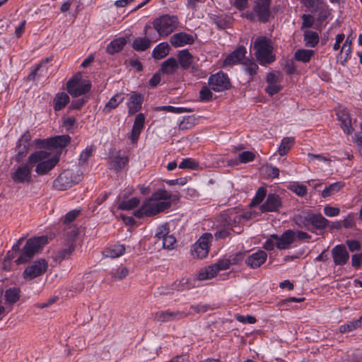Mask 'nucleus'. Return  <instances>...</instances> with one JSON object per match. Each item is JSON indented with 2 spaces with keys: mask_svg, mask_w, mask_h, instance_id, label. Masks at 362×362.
Instances as JSON below:
<instances>
[{
  "mask_svg": "<svg viewBox=\"0 0 362 362\" xmlns=\"http://www.w3.org/2000/svg\"><path fill=\"white\" fill-rule=\"evenodd\" d=\"M296 224L300 228H305L313 233L315 230H323L328 226L329 221L320 214H313L309 211H303L294 216Z\"/></svg>",
  "mask_w": 362,
  "mask_h": 362,
  "instance_id": "obj_1",
  "label": "nucleus"
},
{
  "mask_svg": "<svg viewBox=\"0 0 362 362\" xmlns=\"http://www.w3.org/2000/svg\"><path fill=\"white\" fill-rule=\"evenodd\" d=\"M171 194L165 189L154 192L145 202V208L148 216H155L171 206Z\"/></svg>",
  "mask_w": 362,
  "mask_h": 362,
  "instance_id": "obj_2",
  "label": "nucleus"
},
{
  "mask_svg": "<svg viewBox=\"0 0 362 362\" xmlns=\"http://www.w3.org/2000/svg\"><path fill=\"white\" fill-rule=\"evenodd\" d=\"M255 55L262 65L269 64L276 60L274 54V47L270 39L266 37H259L254 42Z\"/></svg>",
  "mask_w": 362,
  "mask_h": 362,
  "instance_id": "obj_3",
  "label": "nucleus"
},
{
  "mask_svg": "<svg viewBox=\"0 0 362 362\" xmlns=\"http://www.w3.org/2000/svg\"><path fill=\"white\" fill-rule=\"evenodd\" d=\"M47 238L45 236L30 238L21 250L19 257L15 260L17 264H25L30 262L47 243Z\"/></svg>",
  "mask_w": 362,
  "mask_h": 362,
  "instance_id": "obj_4",
  "label": "nucleus"
},
{
  "mask_svg": "<svg viewBox=\"0 0 362 362\" xmlns=\"http://www.w3.org/2000/svg\"><path fill=\"white\" fill-rule=\"evenodd\" d=\"M31 155H36L33 167L36 165L35 172L40 175L47 174L59 162L58 158L50 157V154L45 151H36Z\"/></svg>",
  "mask_w": 362,
  "mask_h": 362,
  "instance_id": "obj_5",
  "label": "nucleus"
},
{
  "mask_svg": "<svg viewBox=\"0 0 362 362\" xmlns=\"http://www.w3.org/2000/svg\"><path fill=\"white\" fill-rule=\"evenodd\" d=\"M35 158L36 155H30L25 163L21 164L11 173L16 183L30 184L32 182V169Z\"/></svg>",
  "mask_w": 362,
  "mask_h": 362,
  "instance_id": "obj_6",
  "label": "nucleus"
},
{
  "mask_svg": "<svg viewBox=\"0 0 362 362\" xmlns=\"http://www.w3.org/2000/svg\"><path fill=\"white\" fill-rule=\"evenodd\" d=\"M78 235L77 229L75 227H69L66 233V243L64 246L54 254V259L56 262H62L63 260L70 258L75 250V238Z\"/></svg>",
  "mask_w": 362,
  "mask_h": 362,
  "instance_id": "obj_7",
  "label": "nucleus"
},
{
  "mask_svg": "<svg viewBox=\"0 0 362 362\" xmlns=\"http://www.w3.org/2000/svg\"><path fill=\"white\" fill-rule=\"evenodd\" d=\"M81 180V174L79 170H64L54 181L53 187L57 190H66L74 185L78 183Z\"/></svg>",
  "mask_w": 362,
  "mask_h": 362,
  "instance_id": "obj_8",
  "label": "nucleus"
},
{
  "mask_svg": "<svg viewBox=\"0 0 362 362\" xmlns=\"http://www.w3.org/2000/svg\"><path fill=\"white\" fill-rule=\"evenodd\" d=\"M178 20L175 16L164 15L154 20V29L160 36H168L177 27Z\"/></svg>",
  "mask_w": 362,
  "mask_h": 362,
  "instance_id": "obj_9",
  "label": "nucleus"
},
{
  "mask_svg": "<svg viewBox=\"0 0 362 362\" xmlns=\"http://www.w3.org/2000/svg\"><path fill=\"white\" fill-rule=\"evenodd\" d=\"M90 83L83 79L80 74L70 78L66 83L67 91L74 97L86 94L90 91Z\"/></svg>",
  "mask_w": 362,
  "mask_h": 362,
  "instance_id": "obj_10",
  "label": "nucleus"
},
{
  "mask_svg": "<svg viewBox=\"0 0 362 362\" xmlns=\"http://www.w3.org/2000/svg\"><path fill=\"white\" fill-rule=\"evenodd\" d=\"M213 238L211 233L203 234L199 240L192 245V255L198 259L206 257L209 251L210 243Z\"/></svg>",
  "mask_w": 362,
  "mask_h": 362,
  "instance_id": "obj_11",
  "label": "nucleus"
},
{
  "mask_svg": "<svg viewBox=\"0 0 362 362\" xmlns=\"http://www.w3.org/2000/svg\"><path fill=\"white\" fill-rule=\"evenodd\" d=\"M47 268V262L44 259H39L24 270L23 276L25 279L32 280L45 274Z\"/></svg>",
  "mask_w": 362,
  "mask_h": 362,
  "instance_id": "obj_12",
  "label": "nucleus"
},
{
  "mask_svg": "<svg viewBox=\"0 0 362 362\" xmlns=\"http://www.w3.org/2000/svg\"><path fill=\"white\" fill-rule=\"evenodd\" d=\"M208 83L216 92L228 90L230 88V82L226 74L220 71L209 78Z\"/></svg>",
  "mask_w": 362,
  "mask_h": 362,
  "instance_id": "obj_13",
  "label": "nucleus"
},
{
  "mask_svg": "<svg viewBox=\"0 0 362 362\" xmlns=\"http://www.w3.org/2000/svg\"><path fill=\"white\" fill-rule=\"evenodd\" d=\"M271 238L275 240L276 248L282 250L291 247L296 240V233L288 229L285 230L280 236L276 234H272L271 235Z\"/></svg>",
  "mask_w": 362,
  "mask_h": 362,
  "instance_id": "obj_14",
  "label": "nucleus"
},
{
  "mask_svg": "<svg viewBox=\"0 0 362 362\" xmlns=\"http://www.w3.org/2000/svg\"><path fill=\"white\" fill-rule=\"evenodd\" d=\"M189 313L180 310H161L158 311L153 315L154 320L159 322H167L175 320H180L187 317Z\"/></svg>",
  "mask_w": 362,
  "mask_h": 362,
  "instance_id": "obj_15",
  "label": "nucleus"
},
{
  "mask_svg": "<svg viewBox=\"0 0 362 362\" xmlns=\"http://www.w3.org/2000/svg\"><path fill=\"white\" fill-rule=\"evenodd\" d=\"M281 206L282 202L279 195L272 193L267 195L266 201L260 205L259 210L262 213L276 212Z\"/></svg>",
  "mask_w": 362,
  "mask_h": 362,
  "instance_id": "obj_16",
  "label": "nucleus"
},
{
  "mask_svg": "<svg viewBox=\"0 0 362 362\" xmlns=\"http://www.w3.org/2000/svg\"><path fill=\"white\" fill-rule=\"evenodd\" d=\"M272 0H257L254 8L255 13L257 15L259 20L263 23L269 21L271 15L270 5Z\"/></svg>",
  "mask_w": 362,
  "mask_h": 362,
  "instance_id": "obj_17",
  "label": "nucleus"
},
{
  "mask_svg": "<svg viewBox=\"0 0 362 362\" xmlns=\"http://www.w3.org/2000/svg\"><path fill=\"white\" fill-rule=\"evenodd\" d=\"M332 256L336 265H344L349 259V254L344 245H337L333 247Z\"/></svg>",
  "mask_w": 362,
  "mask_h": 362,
  "instance_id": "obj_18",
  "label": "nucleus"
},
{
  "mask_svg": "<svg viewBox=\"0 0 362 362\" xmlns=\"http://www.w3.org/2000/svg\"><path fill=\"white\" fill-rule=\"evenodd\" d=\"M129 162L127 156H121L119 151H112L110 154V168L116 172L123 169Z\"/></svg>",
  "mask_w": 362,
  "mask_h": 362,
  "instance_id": "obj_19",
  "label": "nucleus"
},
{
  "mask_svg": "<svg viewBox=\"0 0 362 362\" xmlns=\"http://www.w3.org/2000/svg\"><path fill=\"white\" fill-rule=\"evenodd\" d=\"M337 115L343 131L347 134H351L354 132V128L351 125V119L349 111L346 108H343L339 110Z\"/></svg>",
  "mask_w": 362,
  "mask_h": 362,
  "instance_id": "obj_20",
  "label": "nucleus"
},
{
  "mask_svg": "<svg viewBox=\"0 0 362 362\" xmlns=\"http://www.w3.org/2000/svg\"><path fill=\"white\" fill-rule=\"evenodd\" d=\"M246 54V48L241 45L238 47L233 52L229 54L223 62V66H231L239 63L242 59H245Z\"/></svg>",
  "mask_w": 362,
  "mask_h": 362,
  "instance_id": "obj_21",
  "label": "nucleus"
},
{
  "mask_svg": "<svg viewBox=\"0 0 362 362\" xmlns=\"http://www.w3.org/2000/svg\"><path fill=\"white\" fill-rule=\"evenodd\" d=\"M267 253L261 250L250 255L246 259V264L247 266L252 269L259 267L267 260Z\"/></svg>",
  "mask_w": 362,
  "mask_h": 362,
  "instance_id": "obj_22",
  "label": "nucleus"
},
{
  "mask_svg": "<svg viewBox=\"0 0 362 362\" xmlns=\"http://www.w3.org/2000/svg\"><path fill=\"white\" fill-rule=\"evenodd\" d=\"M144 120L145 117L144 114L139 113L136 115L132 129V134L129 136V139L133 144H136L139 138L141 130L144 128Z\"/></svg>",
  "mask_w": 362,
  "mask_h": 362,
  "instance_id": "obj_23",
  "label": "nucleus"
},
{
  "mask_svg": "<svg viewBox=\"0 0 362 362\" xmlns=\"http://www.w3.org/2000/svg\"><path fill=\"white\" fill-rule=\"evenodd\" d=\"M194 42L193 36L185 33H179L170 37V43L175 47H182L185 45H192Z\"/></svg>",
  "mask_w": 362,
  "mask_h": 362,
  "instance_id": "obj_24",
  "label": "nucleus"
},
{
  "mask_svg": "<svg viewBox=\"0 0 362 362\" xmlns=\"http://www.w3.org/2000/svg\"><path fill=\"white\" fill-rule=\"evenodd\" d=\"M178 68L177 60L174 57H170L162 62L159 71L163 74L173 75L177 72Z\"/></svg>",
  "mask_w": 362,
  "mask_h": 362,
  "instance_id": "obj_25",
  "label": "nucleus"
},
{
  "mask_svg": "<svg viewBox=\"0 0 362 362\" xmlns=\"http://www.w3.org/2000/svg\"><path fill=\"white\" fill-rule=\"evenodd\" d=\"M143 103V96L137 93L133 92L129 98V102L127 104L129 109V114L134 115L141 109Z\"/></svg>",
  "mask_w": 362,
  "mask_h": 362,
  "instance_id": "obj_26",
  "label": "nucleus"
},
{
  "mask_svg": "<svg viewBox=\"0 0 362 362\" xmlns=\"http://www.w3.org/2000/svg\"><path fill=\"white\" fill-rule=\"evenodd\" d=\"M177 62L182 69L187 70L194 62V57L188 49L180 50L177 54Z\"/></svg>",
  "mask_w": 362,
  "mask_h": 362,
  "instance_id": "obj_27",
  "label": "nucleus"
},
{
  "mask_svg": "<svg viewBox=\"0 0 362 362\" xmlns=\"http://www.w3.org/2000/svg\"><path fill=\"white\" fill-rule=\"evenodd\" d=\"M127 44V39L121 37L112 40L106 47V52L110 54H114L120 52Z\"/></svg>",
  "mask_w": 362,
  "mask_h": 362,
  "instance_id": "obj_28",
  "label": "nucleus"
},
{
  "mask_svg": "<svg viewBox=\"0 0 362 362\" xmlns=\"http://www.w3.org/2000/svg\"><path fill=\"white\" fill-rule=\"evenodd\" d=\"M125 252V247L123 245H115L105 248L103 255L105 257L116 258L122 256Z\"/></svg>",
  "mask_w": 362,
  "mask_h": 362,
  "instance_id": "obj_29",
  "label": "nucleus"
},
{
  "mask_svg": "<svg viewBox=\"0 0 362 362\" xmlns=\"http://www.w3.org/2000/svg\"><path fill=\"white\" fill-rule=\"evenodd\" d=\"M216 266L214 264L202 268L197 274V279L200 281L211 279L218 274Z\"/></svg>",
  "mask_w": 362,
  "mask_h": 362,
  "instance_id": "obj_30",
  "label": "nucleus"
},
{
  "mask_svg": "<svg viewBox=\"0 0 362 362\" xmlns=\"http://www.w3.org/2000/svg\"><path fill=\"white\" fill-rule=\"evenodd\" d=\"M216 266L214 264L202 268L197 274V279L200 281L211 279L218 274Z\"/></svg>",
  "mask_w": 362,
  "mask_h": 362,
  "instance_id": "obj_31",
  "label": "nucleus"
},
{
  "mask_svg": "<svg viewBox=\"0 0 362 362\" xmlns=\"http://www.w3.org/2000/svg\"><path fill=\"white\" fill-rule=\"evenodd\" d=\"M71 141V137L67 135L57 136L48 140V145L53 148H64Z\"/></svg>",
  "mask_w": 362,
  "mask_h": 362,
  "instance_id": "obj_32",
  "label": "nucleus"
},
{
  "mask_svg": "<svg viewBox=\"0 0 362 362\" xmlns=\"http://www.w3.org/2000/svg\"><path fill=\"white\" fill-rule=\"evenodd\" d=\"M124 100L122 93H117L115 95L112 97L109 101L106 103L103 109V112L107 114L112 110L115 109L120 103Z\"/></svg>",
  "mask_w": 362,
  "mask_h": 362,
  "instance_id": "obj_33",
  "label": "nucleus"
},
{
  "mask_svg": "<svg viewBox=\"0 0 362 362\" xmlns=\"http://www.w3.org/2000/svg\"><path fill=\"white\" fill-rule=\"evenodd\" d=\"M4 296L6 303L13 305L20 299L21 290L17 287L9 288L6 291Z\"/></svg>",
  "mask_w": 362,
  "mask_h": 362,
  "instance_id": "obj_34",
  "label": "nucleus"
},
{
  "mask_svg": "<svg viewBox=\"0 0 362 362\" xmlns=\"http://www.w3.org/2000/svg\"><path fill=\"white\" fill-rule=\"evenodd\" d=\"M69 102V96L64 92L57 93L54 98V109L59 111L64 108Z\"/></svg>",
  "mask_w": 362,
  "mask_h": 362,
  "instance_id": "obj_35",
  "label": "nucleus"
},
{
  "mask_svg": "<svg viewBox=\"0 0 362 362\" xmlns=\"http://www.w3.org/2000/svg\"><path fill=\"white\" fill-rule=\"evenodd\" d=\"M314 55V51L312 49H299L294 53V59L296 61L303 63H308Z\"/></svg>",
  "mask_w": 362,
  "mask_h": 362,
  "instance_id": "obj_36",
  "label": "nucleus"
},
{
  "mask_svg": "<svg viewBox=\"0 0 362 362\" xmlns=\"http://www.w3.org/2000/svg\"><path fill=\"white\" fill-rule=\"evenodd\" d=\"M302 3L312 12L325 11L327 7L325 2L320 0H302Z\"/></svg>",
  "mask_w": 362,
  "mask_h": 362,
  "instance_id": "obj_37",
  "label": "nucleus"
},
{
  "mask_svg": "<svg viewBox=\"0 0 362 362\" xmlns=\"http://www.w3.org/2000/svg\"><path fill=\"white\" fill-rule=\"evenodd\" d=\"M169 53V45L167 43H160L157 45L152 52V56L156 59H160L166 57Z\"/></svg>",
  "mask_w": 362,
  "mask_h": 362,
  "instance_id": "obj_38",
  "label": "nucleus"
},
{
  "mask_svg": "<svg viewBox=\"0 0 362 362\" xmlns=\"http://www.w3.org/2000/svg\"><path fill=\"white\" fill-rule=\"evenodd\" d=\"M344 186V184L341 182L332 183L322 192V197L323 198L331 197L338 192Z\"/></svg>",
  "mask_w": 362,
  "mask_h": 362,
  "instance_id": "obj_39",
  "label": "nucleus"
},
{
  "mask_svg": "<svg viewBox=\"0 0 362 362\" xmlns=\"http://www.w3.org/2000/svg\"><path fill=\"white\" fill-rule=\"evenodd\" d=\"M304 41L305 46L314 47L319 42V36L316 32L306 30L304 33Z\"/></svg>",
  "mask_w": 362,
  "mask_h": 362,
  "instance_id": "obj_40",
  "label": "nucleus"
},
{
  "mask_svg": "<svg viewBox=\"0 0 362 362\" xmlns=\"http://www.w3.org/2000/svg\"><path fill=\"white\" fill-rule=\"evenodd\" d=\"M151 43V40L146 37H137L133 41L132 47L136 51H145L150 47Z\"/></svg>",
  "mask_w": 362,
  "mask_h": 362,
  "instance_id": "obj_41",
  "label": "nucleus"
},
{
  "mask_svg": "<svg viewBox=\"0 0 362 362\" xmlns=\"http://www.w3.org/2000/svg\"><path fill=\"white\" fill-rule=\"evenodd\" d=\"M293 144H294V138L293 137H284L281 140L280 146L278 149L279 154L281 156L287 154Z\"/></svg>",
  "mask_w": 362,
  "mask_h": 362,
  "instance_id": "obj_42",
  "label": "nucleus"
},
{
  "mask_svg": "<svg viewBox=\"0 0 362 362\" xmlns=\"http://www.w3.org/2000/svg\"><path fill=\"white\" fill-rule=\"evenodd\" d=\"M242 64L245 68V71L250 76H253L254 75L257 74L259 67L253 59H245Z\"/></svg>",
  "mask_w": 362,
  "mask_h": 362,
  "instance_id": "obj_43",
  "label": "nucleus"
},
{
  "mask_svg": "<svg viewBox=\"0 0 362 362\" xmlns=\"http://www.w3.org/2000/svg\"><path fill=\"white\" fill-rule=\"evenodd\" d=\"M267 195V189L264 187H260L252 199V202L250 204V207H255L259 204H260Z\"/></svg>",
  "mask_w": 362,
  "mask_h": 362,
  "instance_id": "obj_44",
  "label": "nucleus"
},
{
  "mask_svg": "<svg viewBox=\"0 0 362 362\" xmlns=\"http://www.w3.org/2000/svg\"><path fill=\"white\" fill-rule=\"evenodd\" d=\"M140 203L139 198L133 197L127 201H122L118 206L119 209L122 210H132L138 206Z\"/></svg>",
  "mask_w": 362,
  "mask_h": 362,
  "instance_id": "obj_45",
  "label": "nucleus"
},
{
  "mask_svg": "<svg viewBox=\"0 0 362 362\" xmlns=\"http://www.w3.org/2000/svg\"><path fill=\"white\" fill-rule=\"evenodd\" d=\"M361 325V320L358 319L356 320L351 321L341 325L339 328V331L341 333L349 332L357 329L358 327H360Z\"/></svg>",
  "mask_w": 362,
  "mask_h": 362,
  "instance_id": "obj_46",
  "label": "nucleus"
},
{
  "mask_svg": "<svg viewBox=\"0 0 362 362\" xmlns=\"http://www.w3.org/2000/svg\"><path fill=\"white\" fill-rule=\"evenodd\" d=\"M352 40L353 38L351 37V35L348 36L344 42V43L342 45V47H341V54H342L343 52L345 53V58H344V60L346 61L350 56L351 53V50H352V47H351V45H352Z\"/></svg>",
  "mask_w": 362,
  "mask_h": 362,
  "instance_id": "obj_47",
  "label": "nucleus"
},
{
  "mask_svg": "<svg viewBox=\"0 0 362 362\" xmlns=\"http://www.w3.org/2000/svg\"><path fill=\"white\" fill-rule=\"evenodd\" d=\"M129 273V270L125 267H120L117 269V270L112 273V278L115 281L122 280L124 279Z\"/></svg>",
  "mask_w": 362,
  "mask_h": 362,
  "instance_id": "obj_48",
  "label": "nucleus"
},
{
  "mask_svg": "<svg viewBox=\"0 0 362 362\" xmlns=\"http://www.w3.org/2000/svg\"><path fill=\"white\" fill-rule=\"evenodd\" d=\"M81 214L80 210L74 209L68 212L63 220V223L65 225H69L71 223Z\"/></svg>",
  "mask_w": 362,
  "mask_h": 362,
  "instance_id": "obj_49",
  "label": "nucleus"
},
{
  "mask_svg": "<svg viewBox=\"0 0 362 362\" xmlns=\"http://www.w3.org/2000/svg\"><path fill=\"white\" fill-rule=\"evenodd\" d=\"M213 93L211 90L206 87L203 86L199 91V100L202 102L210 101L212 100Z\"/></svg>",
  "mask_w": 362,
  "mask_h": 362,
  "instance_id": "obj_50",
  "label": "nucleus"
},
{
  "mask_svg": "<svg viewBox=\"0 0 362 362\" xmlns=\"http://www.w3.org/2000/svg\"><path fill=\"white\" fill-rule=\"evenodd\" d=\"M28 149V146H26L25 145L23 146L21 144L18 143V146H16L17 154L16 156V160L17 162L21 161L22 159L27 155Z\"/></svg>",
  "mask_w": 362,
  "mask_h": 362,
  "instance_id": "obj_51",
  "label": "nucleus"
},
{
  "mask_svg": "<svg viewBox=\"0 0 362 362\" xmlns=\"http://www.w3.org/2000/svg\"><path fill=\"white\" fill-rule=\"evenodd\" d=\"M255 158V155L254 153L251 151H243L238 154V160L240 163H248L252 161Z\"/></svg>",
  "mask_w": 362,
  "mask_h": 362,
  "instance_id": "obj_52",
  "label": "nucleus"
},
{
  "mask_svg": "<svg viewBox=\"0 0 362 362\" xmlns=\"http://www.w3.org/2000/svg\"><path fill=\"white\" fill-rule=\"evenodd\" d=\"M214 22L221 29H225L229 26V21L226 16H215L214 18Z\"/></svg>",
  "mask_w": 362,
  "mask_h": 362,
  "instance_id": "obj_53",
  "label": "nucleus"
},
{
  "mask_svg": "<svg viewBox=\"0 0 362 362\" xmlns=\"http://www.w3.org/2000/svg\"><path fill=\"white\" fill-rule=\"evenodd\" d=\"M290 189L300 197H304L307 194V187L303 185L293 184Z\"/></svg>",
  "mask_w": 362,
  "mask_h": 362,
  "instance_id": "obj_54",
  "label": "nucleus"
},
{
  "mask_svg": "<svg viewBox=\"0 0 362 362\" xmlns=\"http://www.w3.org/2000/svg\"><path fill=\"white\" fill-rule=\"evenodd\" d=\"M197 165V163L192 158H185L180 163L179 168L182 169H195Z\"/></svg>",
  "mask_w": 362,
  "mask_h": 362,
  "instance_id": "obj_55",
  "label": "nucleus"
},
{
  "mask_svg": "<svg viewBox=\"0 0 362 362\" xmlns=\"http://www.w3.org/2000/svg\"><path fill=\"white\" fill-rule=\"evenodd\" d=\"M243 252H237L235 254L231 255L228 257V261L230 262V265H236L238 264L244 258Z\"/></svg>",
  "mask_w": 362,
  "mask_h": 362,
  "instance_id": "obj_56",
  "label": "nucleus"
},
{
  "mask_svg": "<svg viewBox=\"0 0 362 362\" xmlns=\"http://www.w3.org/2000/svg\"><path fill=\"white\" fill-rule=\"evenodd\" d=\"M216 266L217 271L219 272L220 271L226 270L230 267V262L228 258L220 259L217 262L214 264Z\"/></svg>",
  "mask_w": 362,
  "mask_h": 362,
  "instance_id": "obj_57",
  "label": "nucleus"
},
{
  "mask_svg": "<svg viewBox=\"0 0 362 362\" xmlns=\"http://www.w3.org/2000/svg\"><path fill=\"white\" fill-rule=\"evenodd\" d=\"M93 151V146H89L86 148L85 151H83L80 156L79 158V163H85L88 161L89 158L90 157Z\"/></svg>",
  "mask_w": 362,
  "mask_h": 362,
  "instance_id": "obj_58",
  "label": "nucleus"
},
{
  "mask_svg": "<svg viewBox=\"0 0 362 362\" xmlns=\"http://www.w3.org/2000/svg\"><path fill=\"white\" fill-rule=\"evenodd\" d=\"M175 238L170 235H167L162 240L163 248L170 249L175 243Z\"/></svg>",
  "mask_w": 362,
  "mask_h": 362,
  "instance_id": "obj_59",
  "label": "nucleus"
},
{
  "mask_svg": "<svg viewBox=\"0 0 362 362\" xmlns=\"http://www.w3.org/2000/svg\"><path fill=\"white\" fill-rule=\"evenodd\" d=\"M235 319L240 322L248 324H254L257 321L256 318L253 316L247 315L245 317L240 314L235 315Z\"/></svg>",
  "mask_w": 362,
  "mask_h": 362,
  "instance_id": "obj_60",
  "label": "nucleus"
},
{
  "mask_svg": "<svg viewBox=\"0 0 362 362\" xmlns=\"http://www.w3.org/2000/svg\"><path fill=\"white\" fill-rule=\"evenodd\" d=\"M303 24L302 29L305 28H311L314 23V18L310 14H303L302 16Z\"/></svg>",
  "mask_w": 362,
  "mask_h": 362,
  "instance_id": "obj_61",
  "label": "nucleus"
},
{
  "mask_svg": "<svg viewBox=\"0 0 362 362\" xmlns=\"http://www.w3.org/2000/svg\"><path fill=\"white\" fill-rule=\"evenodd\" d=\"M282 87L277 83L269 84L268 86L265 88V91L269 95H273L274 94L278 93Z\"/></svg>",
  "mask_w": 362,
  "mask_h": 362,
  "instance_id": "obj_62",
  "label": "nucleus"
},
{
  "mask_svg": "<svg viewBox=\"0 0 362 362\" xmlns=\"http://www.w3.org/2000/svg\"><path fill=\"white\" fill-rule=\"evenodd\" d=\"M191 309L194 310V312L197 313H204L207 312L209 310H212L213 308H211L209 305H192L190 306Z\"/></svg>",
  "mask_w": 362,
  "mask_h": 362,
  "instance_id": "obj_63",
  "label": "nucleus"
},
{
  "mask_svg": "<svg viewBox=\"0 0 362 362\" xmlns=\"http://www.w3.org/2000/svg\"><path fill=\"white\" fill-rule=\"evenodd\" d=\"M339 209L337 207L326 206L324 208L325 214L329 217L337 216L339 214Z\"/></svg>",
  "mask_w": 362,
  "mask_h": 362,
  "instance_id": "obj_64",
  "label": "nucleus"
}]
</instances>
